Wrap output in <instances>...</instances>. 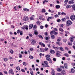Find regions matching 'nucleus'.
Returning <instances> with one entry per match:
<instances>
[{"mask_svg": "<svg viewBox=\"0 0 75 75\" xmlns=\"http://www.w3.org/2000/svg\"><path fill=\"white\" fill-rule=\"evenodd\" d=\"M23 34V32H22V31H21V32L20 33V34L21 35H22Z\"/></svg>", "mask_w": 75, "mask_h": 75, "instance_id": "49", "label": "nucleus"}, {"mask_svg": "<svg viewBox=\"0 0 75 75\" xmlns=\"http://www.w3.org/2000/svg\"><path fill=\"white\" fill-rule=\"evenodd\" d=\"M65 50H66L67 51H68L69 50V48L67 47H65Z\"/></svg>", "mask_w": 75, "mask_h": 75, "instance_id": "50", "label": "nucleus"}, {"mask_svg": "<svg viewBox=\"0 0 75 75\" xmlns=\"http://www.w3.org/2000/svg\"><path fill=\"white\" fill-rule=\"evenodd\" d=\"M58 39L57 40V41H61V38L60 37H58Z\"/></svg>", "mask_w": 75, "mask_h": 75, "instance_id": "22", "label": "nucleus"}, {"mask_svg": "<svg viewBox=\"0 0 75 75\" xmlns=\"http://www.w3.org/2000/svg\"><path fill=\"white\" fill-rule=\"evenodd\" d=\"M57 71H58V72H61V71H62V70L60 68H58Z\"/></svg>", "mask_w": 75, "mask_h": 75, "instance_id": "17", "label": "nucleus"}, {"mask_svg": "<svg viewBox=\"0 0 75 75\" xmlns=\"http://www.w3.org/2000/svg\"><path fill=\"white\" fill-rule=\"evenodd\" d=\"M71 70V72L72 73H74V72H75V70H74V69H72Z\"/></svg>", "mask_w": 75, "mask_h": 75, "instance_id": "36", "label": "nucleus"}, {"mask_svg": "<svg viewBox=\"0 0 75 75\" xmlns=\"http://www.w3.org/2000/svg\"><path fill=\"white\" fill-rule=\"evenodd\" d=\"M40 28L41 29H42V28H44V27L43 26H40Z\"/></svg>", "mask_w": 75, "mask_h": 75, "instance_id": "61", "label": "nucleus"}, {"mask_svg": "<svg viewBox=\"0 0 75 75\" xmlns=\"http://www.w3.org/2000/svg\"><path fill=\"white\" fill-rule=\"evenodd\" d=\"M54 31H57V30H57V29L56 28H54Z\"/></svg>", "mask_w": 75, "mask_h": 75, "instance_id": "63", "label": "nucleus"}, {"mask_svg": "<svg viewBox=\"0 0 75 75\" xmlns=\"http://www.w3.org/2000/svg\"><path fill=\"white\" fill-rule=\"evenodd\" d=\"M57 21L58 23H59L61 22V20L59 19H57Z\"/></svg>", "mask_w": 75, "mask_h": 75, "instance_id": "55", "label": "nucleus"}, {"mask_svg": "<svg viewBox=\"0 0 75 75\" xmlns=\"http://www.w3.org/2000/svg\"><path fill=\"white\" fill-rule=\"evenodd\" d=\"M59 31H61L62 32H63V31H64V30H63V29H62L61 28H59Z\"/></svg>", "mask_w": 75, "mask_h": 75, "instance_id": "23", "label": "nucleus"}, {"mask_svg": "<svg viewBox=\"0 0 75 75\" xmlns=\"http://www.w3.org/2000/svg\"><path fill=\"white\" fill-rule=\"evenodd\" d=\"M39 38H42V39H43V37L41 35H40L38 36Z\"/></svg>", "mask_w": 75, "mask_h": 75, "instance_id": "43", "label": "nucleus"}, {"mask_svg": "<svg viewBox=\"0 0 75 75\" xmlns=\"http://www.w3.org/2000/svg\"><path fill=\"white\" fill-rule=\"evenodd\" d=\"M61 14L62 15L65 16V15H66V13L64 12H62L61 13Z\"/></svg>", "mask_w": 75, "mask_h": 75, "instance_id": "32", "label": "nucleus"}, {"mask_svg": "<svg viewBox=\"0 0 75 75\" xmlns=\"http://www.w3.org/2000/svg\"><path fill=\"white\" fill-rule=\"evenodd\" d=\"M64 66L65 68H66V69H67L68 68H67V64L66 63H65L64 64Z\"/></svg>", "mask_w": 75, "mask_h": 75, "instance_id": "16", "label": "nucleus"}, {"mask_svg": "<svg viewBox=\"0 0 75 75\" xmlns=\"http://www.w3.org/2000/svg\"><path fill=\"white\" fill-rule=\"evenodd\" d=\"M71 7V6L70 5H67L66 6V8H70Z\"/></svg>", "mask_w": 75, "mask_h": 75, "instance_id": "41", "label": "nucleus"}, {"mask_svg": "<svg viewBox=\"0 0 75 75\" xmlns=\"http://www.w3.org/2000/svg\"><path fill=\"white\" fill-rule=\"evenodd\" d=\"M52 75H55V71L53 69H52Z\"/></svg>", "mask_w": 75, "mask_h": 75, "instance_id": "7", "label": "nucleus"}, {"mask_svg": "<svg viewBox=\"0 0 75 75\" xmlns=\"http://www.w3.org/2000/svg\"><path fill=\"white\" fill-rule=\"evenodd\" d=\"M44 34H45V35H46V37H48V33H47V32L45 33Z\"/></svg>", "mask_w": 75, "mask_h": 75, "instance_id": "38", "label": "nucleus"}, {"mask_svg": "<svg viewBox=\"0 0 75 75\" xmlns=\"http://www.w3.org/2000/svg\"><path fill=\"white\" fill-rule=\"evenodd\" d=\"M29 28H32L33 27V24H30L29 25Z\"/></svg>", "mask_w": 75, "mask_h": 75, "instance_id": "13", "label": "nucleus"}, {"mask_svg": "<svg viewBox=\"0 0 75 75\" xmlns=\"http://www.w3.org/2000/svg\"><path fill=\"white\" fill-rule=\"evenodd\" d=\"M56 8L57 9H59L60 8V6L59 5H56Z\"/></svg>", "mask_w": 75, "mask_h": 75, "instance_id": "11", "label": "nucleus"}, {"mask_svg": "<svg viewBox=\"0 0 75 75\" xmlns=\"http://www.w3.org/2000/svg\"><path fill=\"white\" fill-rule=\"evenodd\" d=\"M21 71H22V72H25V70H24L23 69H21Z\"/></svg>", "mask_w": 75, "mask_h": 75, "instance_id": "57", "label": "nucleus"}, {"mask_svg": "<svg viewBox=\"0 0 75 75\" xmlns=\"http://www.w3.org/2000/svg\"><path fill=\"white\" fill-rule=\"evenodd\" d=\"M55 33H55V31L53 30V31H52L51 32H50V34L51 35H52V34H55Z\"/></svg>", "mask_w": 75, "mask_h": 75, "instance_id": "10", "label": "nucleus"}, {"mask_svg": "<svg viewBox=\"0 0 75 75\" xmlns=\"http://www.w3.org/2000/svg\"><path fill=\"white\" fill-rule=\"evenodd\" d=\"M57 75H62V74L60 73H58L57 74Z\"/></svg>", "mask_w": 75, "mask_h": 75, "instance_id": "64", "label": "nucleus"}, {"mask_svg": "<svg viewBox=\"0 0 75 75\" xmlns=\"http://www.w3.org/2000/svg\"><path fill=\"white\" fill-rule=\"evenodd\" d=\"M59 50H60V51H64V49H63V48L62 47H59Z\"/></svg>", "mask_w": 75, "mask_h": 75, "instance_id": "19", "label": "nucleus"}, {"mask_svg": "<svg viewBox=\"0 0 75 75\" xmlns=\"http://www.w3.org/2000/svg\"><path fill=\"white\" fill-rule=\"evenodd\" d=\"M44 63L46 65L44 66V64L43 63L42 64V65H43V67H50V66L48 65V63L47 61H45L44 62Z\"/></svg>", "mask_w": 75, "mask_h": 75, "instance_id": "1", "label": "nucleus"}, {"mask_svg": "<svg viewBox=\"0 0 75 75\" xmlns=\"http://www.w3.org/2000/svg\"><path fill=\"white\" fill-rule=\"evenodd\" d=\"M62 21H65L66 20V19L65 18H62Z\"/></svg>", "mask_w": 75, "mask_h": 75, "instance_id": "52", "label": "nucleus"}, {"mask_svg": "<svg viewBox=\"0 0 75 75\" xmlns=\"http://www.w3.org/2000/svg\"><path fill=\"white\" fill-rule=\"evenodd\" d=\"M42 13H45V10L44 9H43L42 11Z\"/></svg>", "mask_w": 75, "mask_h": 75, "instance_id": "26", "label": "nucleus"}, {"mask_svg": "<svg viewBox=\"0 0 75 75\" xmlns=\"http://www.w3.org/2000/svg\"><path fill=\"white\" fill-rule=\"evenodd\" d=\"M25 29H26V30H28V27L27 25L24 26Z\"/></svg>", "mask_w": 75, "mask_h": 75, "instance_id": "31", "label": "nucleus"}, {"mask_svg": "<svg viewBox=\"0 0 75 75\" xmlns=\"http://www.w3.org/2000/svg\"><path fill=\"white\" fill-rule=\"evenodd\" d=\"M40 21H38L37 22V24H38V25H40Z\"/></svg>", "mask_w": 75, "mask_h": 75, "instance_id": "54", "label": "nucleus"}, {"mask_svg": "<svg viewBox=\"0 0 75 75\" xmlns=\"http://www.w3.org/2000/svg\"><path fill=\"white\" fill-rule=\"evenodd\" d=\"M31 43L32 45H34L35 44L36 42L35 40H33L31 42Z\"/></svg>", "mask_w": 75, "mask_h": 75, "instance_id": "8", "label": "nucleus"}, {"mask_svg": "<svg viewBox=\"0 0 75 75\" xmlns=\"http://www.w3.org/2000/svg\"><path fill=\"white\" fill-rule=\"evenodd\" d=\"M29 58H30V59H33L34 58V57H33L32 56H29Z\"/></svg>", "mask_w": 75, "mask_h": 75, "instance_id": "21", "label": "nucleus"}, {"mask_svg": "<svg viewBox=\"0 0 75 75\" xmlns=\"http://www.w3.org/2000/svg\"><path fill=\"white\" fill-rule=\"evenodd\" d=\"M68 45H72V43H70V42H68Z\"/></svg>", "mask_w": 75, "mask_h": 75, "instance_id": "39", "label": "nucleus"}, {"mask_svg": "<svg viewBox=\"0 0 75 75\" xmlns=\"http://www.w3.org/2000/svg\"><path fill=\"white\" fill-rule=\"evenodd\" d=\"M16 69H17V70H18V71H19L20 67H16Z\"/></svg>", "mask_w": 75, "mask_h": 75, "instance_id": "44", "label": "nucleus"}, {"mask_svg": "<svg viewBox=\"0 0 75 75\" xmlns=\"http://www.w3.org/2000/svg\"><path fill=\"white\" fill-rule=\"evenodd\" d=\"M10 73H11V74H12V75H14V72H13V69H11L9 70V74H10Z\"/></svg>", "mask_w": 75, "mask_h": 75, "instance_id": "6", "label": "nucleus"}, {"mask_svg": "<svg viewBox=\"0 0 75 75\" xmlns=\"http://www.w3.org/2000/svg\"><path fill=\"white\" fill-rule=\"evenodd\" d=\"M47 46L49 48H50L51 47L50 46V44H48L47 45Z\"/></svg>", "mask_w": 75, "mask_h": 75, "instance_id": "59", "label": "nucleus"}, {"mask_svg": "<svg viewBox=\"0 0 75 75\" xmlns=\"http://www.w3.org/2000/svg\"><path fill=\"white\" fill-rule=\"evenodd\" d=\"M68 0H66L64 1V3L65 4H67V3L68 2Z\"/></svg>", "mask_w": 75, "mask_h": 75, "instance_id": "53", "label": "nucleus"}, {"mask_svg": "<svg viewBox=\"0 0 75 75\" xmlns=\"http://www.w3.org/2000/svg\"><path fill=\"white\" fill-rule=\"evenodd\" d=\"M67 23L68 25H71L72 24V22L70 20H68L67 21Z\"/></svg>", "mask_w": 75, "mask_h": 75, "instance_id": "4", "label": "nucleus"}, {"mask_svg": "<svg viewBox=\"0 0 75 75\" xmlns=\"http://www.w3.org/2000/svg\"><path fill=\"white\" fill-rule=\"evenodd\" d=\"M59 17L58 15L56 14L55 15L54 17L55 18H57V17Z\"/></svg>", "mask_w": 75, "mask_h": 75, "instance_id": "47", "label": "nucleus"}, {"mask_svg": "<svg viewBox=\"0 0 75 75\" xmlns=\"http://www.w3.org/2000/svg\"><path fill=\"white\" fill-rule=\"evenodd\" d=\"M30 73L31 75H33V71H31Z\"/></svg>", "mask_w": 75, "mask_h": 75, "instance_id": "48", "label": "nucleus"}, {"mask_svg": "<svg viewBox=\"0 0 75 75\" xmlns=\"http://www.w3.org/2000/svg\"><path fill=\"white\" fill-rule=\"evenodd\" d=\"M48 37H46L45 38V40H49L50 39V37H49V36H48Z\"/></svg>", "mask_w": 75, "mask_h": 75, "instance_id": "42", "label": "nucleus"}, {"mask_svg": "<svg viewBox=\"0 0 75 75\" xmlns=\"http://www.w3.org/2000/svg\"><path fill=\"white\" fill-rule=\"evenodd\" d=\"M50 53L52 54H55V51L54 50H51L50 51Z\"/></svg>", "mask_w": 75, "mask_h": 75, "instance_id": "9", "label": "nucleus"}, {"mask_svg": "<svg viewBox=\"0 0 75 75\" xmlns=\"http://www.w3.org/2000/svg\"><path fill=\"white\" fill-rule=\"evenodd\" d=\"M70 18L72 20V21H74L75 20V16L74 15H72L70 17Z\"/></svg>", "mask_w": 75, "mask_h": 75, "instance_id": "2", "label": "nucleus"}, {"mask_svg": "<svg viewBox=\"0 0 75 75\" xmlns=\"http://www.w3.org/2000/svg\"><path fill=\"white\" fill-rule=\"evenodd\" d=\"M21 31L20 30H18L17 31V33L18 34H19V33H20L21 32Z\"/></svg>", "mask_w": 75, "mask_h": 75, "instance_id": "18", "label": "nucleus"}, {"mask_svg": "<svg viewBox=\"0 0 75 75\" xmlns=\"http://www.w3.org/2000/svg\"><path fill=\"white\" fill-rule=\"evenodd\" d=\"M30 51H33V50H34V49H33V48H30Z\"/></svg>", "mask_w": 75, "mask_h": 75, "instance_id": "60", "label": "nucleus"}, {"mask_svg": "<svg viewBox=\"0 0 75 75\" xmlns=\"http://www.w3.org/2000/svg\"><path fill=\"white\" fill-rule=\"evenodd\" d=\"M30 19L31 20H34V15L31 16L30 18Z\"/></svg>", "mask_w": 75, "mask_h": 75, "instance_id": "15", "label": "nucleus"}, {"mask_svg": "<svg viewBox=\"0 0 75 75\" xmlns=\"http://www.w3.org/2000/svg\"><path fill=\"white\" fill-rule=\"evenodd\" d=\"M60 53H61V52L59 51H57L56 53V55L57 57H59L61 56V54H60Z\"/></svg>", "mask_w": 75, "mask_h": 75, "instance_id": "3", "label": "nucleus"}, {"mask_svg": "<svg viewBox=\"0 0 75 75\" xmlns=\"http://www.w3.org/2000/svg\"><path fill=\"white\" fill-rule=\"evenodd\" d=\"M69 39H70L71 42H73V41H74V39L73 38H69Z\"/></svg>", "mask_w": 75, "mask_h": 75, "instance_id": "28", "label": "nucleus"}, {"mask_svg": "<svg viewBox=\"0 0 75 75\" xmlns=\"http://www.w3.org/2000/svg\"><path fill=\"white\" fill-rule=\"evenodd\" d=\"M29 35L30 37H33V35L31 34H29Z\"/></svg>", "mask_w": 75, "mask_h": 75, "instance_id": "56", "label": "nucleus"}, {"mask_svg": "<svg viewBox=\"0 0 75 75\" xmlns=\"http://www.w3.org/2000/svg\"><path fill=\"white\" fill-rule=\"evenodd\" d=\"M27 63H26L25 62H23V65H25V66H26V65H27Z\"/></svg>", "mask_w": 75, "mask_h": 75, "instance_id": "20", "label": "nucleus"}, {"mask_svg": "<svg viewBox=\"0 0 75 75\" xmlns=\"http://www.w3.org/2000/svg\"><path fill=\"white\" fill-rule=\"evenodd\" d=\"M34 33L35 35H38V32H37V30H35L34 31Z\"/></svg>", "mask_w": 75, "mask_h": 75, "instance_id": "12", "label": "nucleus"}, {"mask_svg": "<svg viewBox=\"0 0 75 75\" xmlns=\"http://www.w3.org/2000/svg\"><path fill=\"white\" fill-rule=\"evenodd\" d=\"M21 54H19V58H22L23 57V56L22 55H20Z\"/></svg>", "mask_w": 75, "mask_h": 75, "instance_id": "51", "label": "nucleus"}, {"mask_svg": "<svg viewBox=\"0 0 75 75\" xmlns=\"http://www.w3.org/2000/svg\"><path fill=\"white\" fill-rule=\"evenodd\" d=\"M23 10H24V11H29V9L27 8L24 9Z\"/></svg>", "mask_w": 75, "mask_h": 75, "instance_id": "27", "label": "nucleus"}, {"mask_svg": "<svg viewBox=\"0 0 75 75\" xmlns=\"http://www.w3.org/2000/svg\"><path fill=\"white\" fill-rule=\"evenodd\" d=\"M51 38L52 39H54V38H55V36L54 35H52L51 36Z\"/></svg>", "mask_w": 75, "mask_h": 75, "instance_id": "29", "label": "nucleus"}, {"mask_svg": "<svg viewBox=\"0 0 75 75\" xmlns=\"http://www.w3.org/2000/svg\"><path fill=\"white\" fill-rule=\"evenodd\" d=\"M4 61H8V59L7 58H5L4 59Z\"/></svg>", "mask_w": 75, "mask_h": 75, "instance_id": "37", "label": "nucleus"}, {"mask_svg": "<svg viewBox=\"0 0 75 75\" xmlns=\"http://www.w3.org/2000/svg\"><path fill=\"white\" fill-rule=\"evenodd\" d=\"M44 50H45V51H48V48H47V47H45V49H44Z\"/></svg>", "mask_w": 75, "mask_h": 75, "instance_id": "30", "label": "nucleus"}, {"mask_svg": "<svg viewBox=\"0 0 75 75\" xmlns=\"http://www.w3.org/2000/svg\"><path fill=\"white\" fill-rule=\"evenodd\" d=\"M40 51H41V52H44V51L43 50V49L42 48H40Z\"/></svg>", "mask_w": 75, "mask_h": 75, "instance_id": "35", "label": "nucleus"}, {"mask_svg": "<svg viewBox=\"0 0 75 75\" xmlns=\"http://www.w3.org/2000/svg\"><path fill=\"white\" fill-rule=\"evenodd\" d=\"M53 60L54 61H56V58H53Z\"/></svg>", "mask_w": 75, "mask_h": 75, "instance_id": "62", "label": "nucleus"}, {"mask_svg": "<svg viewBox=\"0 0 75 75\" xmlns=\"http://www.w3.org/2000/svg\"><path fill=\"white\" fill-rule=\"evenodd\" d=\"M25 18L26 21L28 20V16L25 17Z\"/></svg>", "mask_w": 75, "mask_h": 75, "instance_id": "45", "label": "nucleus"}, {"mask_svg": "<svg viewBox=\"0 0 75 75\" xmlns=\"http://www.w3.org/2000/svg\"><path fill=\"white\" fill-rule=\"evenodd\" d=\"M64 55L66 57H69V54L67 53H65L64 54Z\"/></svg>", "mask_w": 75, "mask_h": 75, "instance_id": "24", "label": "nucleus"}, {"mask_svg": "<svg viewBox=\"0 0 75 75\" xmlns=\"http://www.w3.org/2000/svg\"><path fill=\"white\" fill-rule=\"evenodd\" d=\"M63 26H64L63 24H60L59 26L60 27H63Z\"/></svg>", "mask_w": 75, "mask_h": 75, "instance_id": "34", "label": "nucleus"}, {"mask_svg": "<svg viewBox=\"0 0 75 75\" xmlns=\"http://www.w3.org/2000/svg\"><path fill=\"white\" fill-rule=\"evenodd\" d=\"M10 53H11V54H13V50H10Z\"/></svg>", "mask_w": 75, "mask_h": 75, "instance_id": "33", "label": "nucleus"}, {"mask_svg": "<svg viewBox=\"0 0 75 75\" xmlns=\"http://www.w3.org/2000/svg\"><path fill=\"white\" fill-rule=\"evenodd\" d=\"M39 18V19H40V20H41L42 18V16H40Z\"/></svg>", "mask_w": 75, "mask_h": 75, "instance_id": "58", "label": "nucleus"}, {"mask_svg": "<svg viewBox=\"0 0 75 75\" xmlns=\"http://www.w3.org/2000/svg\"><path fill=\"white\" fill-rule=\"evenodd\" d=\"M33 29H36V28H37V26H36V25H34L33 26Z\"/></svg>", "mask_w": 75, "mask_h": 75, "instance_id": "40", "label": "nucleus"}, {"mask_svg": "<svg viewBox=\"0 0 75 75\" xmlns=\"http://www.w3.org/2000/svg\"><path fill=\"white\" fill-rule=\"evenodd\" d=\"M39 45H41V46H43V47H45V44L42 42H39Z\"/></svg>", "mask_w": 75, "mask_h": 75, "instance_id": "5", "label": "nucleus"}, {"mask_svg": "<svg viewBox=\"0 0 75 75\" xmlns=\"http://www.w3.org/2000/svg\"><path fill=\"white\" fill-rule=\"evenodd\" d=\"M45 57H46V58H50V55H46Z\"/></svg>", "mask_w": 75, "mask_h": 75, "instance_id": "25", "label": "nucleus"}, {"mask_svg": "<svg viewBox=\"0 0 75 75\" xmlns=\"http://www.w3.org/2000/svg\"><path fill=\"white\" fill-rule=\"evenodd\" d=\"M46 59L47 60V61H51V58H46Z\"/></svg>", "mask_w": 75, "mask_h": 75, "instance_id": "46", "label": "nucleus"}, {"mask_svg": "<svg viewBox=\"0 0 75 75\" xmlns=\"http://www.w3.org/2000/svg\"><path fill=\"white\" fill-rule=\"evenodd\" d=\"M62 74L63 75H65L66 72L65 71L63 70L61 72Z\"/></svg>", "mask_w": 75, "mask_h": 75, "instance_id": "14", "label": "nucleus"}]
</instances>
